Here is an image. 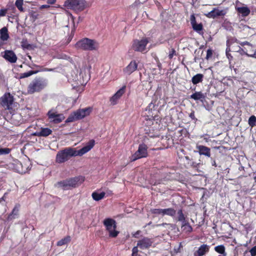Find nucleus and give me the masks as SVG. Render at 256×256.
Instances as JSON below:
<instances>
[{
  "instance_id": "51",
  "label": "nucleus",
  "mask_w": 256,
  "mask_h": 256,
  "mask_svg": "<svg viewBox=\"0 0 256 256\" xmlns=\"http://www.w3.org/2000/svg\"><path fill=\"white\" fill-rule=\"evenodd\" d=\"M138 245L136 246H134L132 249V254H136L138 253Z\"/></svg>"
},
{
  "instance_id": "60",
  "label": "nucleus",
  "mask_w": 256,
  "mask_h": 256,
  "mask_svg": "<svg viewBox=\"0 0 256 256\" xmlns=\"http://www.w3.org/2000/svg\"><path fill=\"white\" fill-rule=\"evenodd\" d=\"M181 152H182L184 154H184V150L182 149L181 150Z\"/></svg>"
},
{
  "instance_id": "28",
  "label": "nucleus",
  "mask_w": 256,
  "mask_h": 256,
  "mask_svg": "<svg viewBox=\"0 0 256 256\" xmlns=\"http://www.w3.org/2000/svg\"><path fill=\"white\" fill-rule=\"evenodd\" d=\"M204 75L202 74H198L192 78V82L194 84H196L203 80Z\"/></svg>"
},
{
  "instance_id": "17",
  "label": "nucleus",
  "mask_w": 256,
  "mask_h": 256,
  "mask_svg": "<svg viewBox=\"0 0 256 256\" xmlns=\"http://www.w3.org/2000/svg\"><path fill=\"white\" fill-rule=\"evenodd\" d=\"M3 57L6 60L10 63L16 62L18 59V58L14 52L10 50H5Z\"/></svg>"
},
{
  "instance_id": "1",
  "label": "nucleus",
  "mask_w": 256,
  "mask_h": 256,
  "mask_svg": "<svg viewBox=\"0 0 256 256\" xmlns=\"http://www.w3.org/2000/svg\"><path fill=\"white\" fill-rule=\"evenodd\" d=\"M94 140H91L86 146L78 150H76L75 148H66L58 152L56 156V162L62 164L68 161L72 156H82L89 152L94 146Z\"/></svg>"
},
{
  "instance_id": "36",
  "label": "nucleus",
  "mask_w": 256,
  "mask_h": 256,
  "mask_svg": "<svg viewBox=\"0 0 256 256\" xmlns=\"http://www.w3.org/2000/svg\"><path fill=\"white\" fill-rule=\"evenodd\" d=\"M152 214L156 215H161L164 216V209L154 208L150 210Z\"/></svg>"
},
{
  "instance_id": "53",
  "label": "nucleus",
  "mask_w": 256,
  "mask_h": 256,
  "mask_svg": "<svg viewBox=\"0 0 256 256\" xmlns=\"http://www.w3.org/2000/svg\"><path fill=\"white\" fill-rule=\"evenodd\" d=\"M50 8V6L49 5H47V4H44V5H42L40 6V9L41 10H42L44 8Z\"/></svg>"
},
{
  "instance_id": "62",
  "label": "nucleus",
  "mask_w": 256,
  "mask_h": 256,
  "mask_svg": "<svg viewBox=\"0 0 256 256\" xmlns=\"http://www.w3.org/2000/svg\"><path fill=\"white\" fill-rule=\"evenodd\" d=\"M253 58H256V54L254 55V56H253Z\"/></svg>"
},
{
  "instance_id": "31",
  "label": "nucleus",
  "mask_w": 256,
  "mask_h": 256,
  "mask_svg": "<svg viewBox=\"0 0 256 256\" xmlns=\"http://www.w3.org/2000/svg\"><path fill=\"white\" fill-rule=\"evenodd\" d=\"M176 214V210L172 208H169L164 209V216L167 215L172 217H174Z\"/></svg>"
},
{
  "instance_id": "32",
  "label": "nucleus",
  "mask_w": 256,
  "mask_h": 256,
  "mask_svg": "<svg viewBox=\"0 0 256 256\" xmlns=\"http://www.w3.org/2000/svg\"><path fill=\"white\" fill-rule=\"evenodd\" d=\"M39 72H40V70H30L26 72L21 73L19 75V78L20 79H22L25 78H28L32 76V74H37Z\"/></svg>"
},
{
  "instance_id": "59",
  "label": "nucleus",
  "mask_w": 256,
  "mask_h": 256,
  "mask_svg": "<svg viewBox=\"0 0 256 256\" xmlns=\"http://www.w3.org/2000/svg\"><path fill=\"white\" fill-rule=\"evenodd\" d=\"M222 92V91H221V92H220L218 94H216V96H220V94H221Z\"/></svg>"
},
{
  "instance_id": "55",
  "label": "nucleus",
  "mask_w": 256,
  "mask_h": 256,
  "mask_svg": "<svg viewBox=\"0 0 256 256\" xmlns=\"http://www.w3.org/2000/svg\"><path fill=\"white\" fill-rule=\"evenodd\" d=\"M6 193H5V194H4V195L3 196H2V198H0V202L2 201V200H4H4H5L6 198Z\"/></svg>"
},
{
  "instance_id": "30",
  "label": "nucleus",
  "mask_w": 256,
  "mask_h": 256,
  "mask_svg": "<svg viewBox=\"0 0 256 256\" xmlns=\"http://www.w3.org/2000/svg\"><path fill=\"white\" fill-rule=\"evenodd\" d=\"M0 38L2 40H7L8 38H9V35L8 34V30L7 28L6 27H3L0 30Z\"/></svg>"
},
{
  "instance_id": "11",
  "label": "nucleus",
  "mask_w": 256,
  "mask_h": 256,
  "mask_svg": "<svg viewBox=\"0 0 256 256\" xmlns=\"http://www.w3.org/2000/svg\"><path fill=\"white\" fill-rule=\"evenodd\" d=\"M14 100V96L10 93H6L0 99V104L5 109L12 110Z\"/></svg>"
},
{
  "instance_id": "15",
  "label": "nucleus",
  "mask_w": 256,
  "mask_h": 256,
  "mask_svg": "<svg viewBox=\"0 0 256 256\" xmlns=\"http://www.w3.org/2000/svg\"><path fill=\"white\" fill-rule=\"evenodd\" d=\"M242 46H246L244 47L242 50L246 55L249 56L253 58L256 54L255 50H253V46L250 43L248 42H244L240 44Z\"/></svg>"
},
{
  "instance_id": "49",
  "label": "nucleus",
  "mask_w": 256,
  "mask_h": 256,
  "mask_svg": "<svg viewBox=\"0 0 256 256\" xmlns=\"http://www.w3.org/2000/svg\"><path fill=\"white\" fill-rule=\"evenodd\" d=\"M190 118L193 120H197L194 114V112L192 111L190 114H189Z\"/></svg>"
},
{
  "instance_id": "40",
  "label": "nucleus",
  "mask_w": 256,
  "mask_h": 256,
  "mask_svg": "<svg viewBox=\"0 0 256 256\" xmlns=\"http://www.w3.org/2000/svg\"><path fill=\"white\" fill-rule=\"evenodd\" d=\"M154 104L152 102H150L148 104L146 108V110L148 112V115H150V116L152 114V109L154 108Z\"/></svg>"
},
{
  "instance_id": "9",
  "label": "nucleus",
  "mask_w": 256,
  "mask_h": 256,
  "mask_svg": "<svg viewBox=\"0 0 256 256\" xmlns=\"http://www.w3.org/2000/svg\"><path fill=\"white\" fill-rule=\"evenodd\" d=\"M149 42V38L144 37L141 40H133L132 48L136 52H145L146 46Z\"/></svg>"
},
{
  "instance_id": "8",
  "label": "nucleus",
  "mask_w": 256,
  "mask_h": 256,
  "mask_svg": "<svg viewBox=\"0 0 256 256\" xmlns=\"http://www.w3.org/2000/svg\"><path fill=\"white\" fill-rule=\"evenodd\" d=\"M148 147L144 144H139L138 150L130 158V162H134L137 160L146 158L148 156Z\"/></svg>"
},
{
  "instance_id": "5",
  "label": "nucleus",
  "mask_w": 256,
  "mask_h": 256,
  "mask_svg": "<svg viewBox=\"0 0 256 256\" xmlns=\"http://www.w3.org/2000/svg\"><path fill=\"white\" fill-rule=\"evenodd\" d=\"M76 46L84 50H94L98 49V44L94 40L84 38L78 41Z\"/></svg>"
},
{
  "instance_id": "52",
  "label": "nucleus",
  "mask_w": 256,
  "mask_h": 256,
  "mask_svg": "<svg viewBox=\"0 0 256 256\" xmlns=\"http://www.w3.org/2000/svg\"><path fill=\"white\" fill-rule=\"evenodd\" d=\"M22 46L24 48H26L27 49H30L31 48V45L30 44H22Z\"/></svg>"
},
{
  "instance_id": "48",
  "label": "nucleus",
  "mask_w": 256,
  "mask_h": 256,
  "mask_svg": "<svg viewBox=\"0 0 256 256\" xmlns=\"http://www.w3.org/2000/svg\"><path fill=\"white\" fill-rule=\"evenodd\" d=\"M7 12L8 10L6 8L0 10V17L5 16L7 13Z\"/></svg>"
},
{
  "instance_id": "45",
  "label": "nucleus",
  "mask_w": 256,
  "mask_h": 256,
  "mask_svg": "<svg viewBox=\"0 0 256 256\" xmlns=\"http://www.w3.org/2000/svg\"><path fill=\"white\" fill-rule=\"evenodd\" d=\"M212 56V50L210 49H208L206 52V60H208Z\"/></svg>"
},
{
  "instance_id": "4",
  "label": "nucleus",
  "mask_w": 256,
  "mask_h": 256,
  "mask_svg": "<svg viewBox=\"0 0 256 256\" xmlns=\"http://www.w3.org/2000/svg\"><path fill=\"white\" fill-rule=\"evenodd\" d=\"M92 111V108L90 107L84 108H79L71 113L66 120V123H69L80 120L84 117L89 116Z\"/></svg>"
},
{
  "instance_id": "61",
  "label": "nucleus",
  "mask_w": 256,
  "mask_h": 256,
  "mask_svg": "<svg viewBox=\"0 0 256 256\" xmlns=\"http://www.w3.org/2000/svg\"><path fill=\"white\" fill-rule=\"evenodd\" d=\"M254 182L256 183V176L254 177Z\"/></svg>"
},
{
  "instance_id": "33",
  "label": "nucleus",
  "mask_w": 256,
  "mask_h": 256,
  "mask_svg": "<svg viewBox=\"0 0 256 256\" xmlns=\"http://www.w3.org/2000/svg\"><path fill=\"white\" fill-rule=\"evenodd\" d=\"M71 240V238L70 236H68L64 238H62V240H60L57 242L56 245L58 246H62L64 244H66L70 242Z\"/></svg>"
},
{
  "instance_id": "44",
  "label": "nucleus",
  "mask_w": 256,
  "mask_h": 256,
  "mask_svg": "<svg viewBox=\"0 0 256 256\" xmlns=\"http://www.w3.org/2000/svg\"><path fill=\"white\" fill-rule=\"evenodd\" d=\"M188 226L186 225L184 227V230H186V232H190L192 231V228L190 224L188 222ZM182 228H183V227Z\"/></svg>"
},
{
  "instance_id": "58",
  "label": "nucleus",
  "mask_w": 256,
  "mask_h": 256,
  "mask_svg": "<svg viewBox=\"0 0 256 256\" xmlns=\"http://www.w3.org/2000/svg\"><path fill=\"white\" fill-rule=\"evenodd\" d=\"M168 224H166V223H162V224H158V226H164L165 225H168Z\"/></svg>"
},
{
  "instance_id": "35",
  "label": "nucleus",
  "mask_w": 256,
  "mask_h": 256,
  "mask_svg": "<svg viewBox=\"0 0 256 256\" xmlns=\"http://www.w3.org/2000/svg\"><path fill=\"white\" fill-rule=\"evenodd\" d=\"M24 0H16L15 6L20 12H24V9L22 7Z\"/></svg>"
},
{
  "instance_id": "56",
  "label": "nucleus",
  "mask_w": 256,
  "mask_h": 256,
  "mask_svg": "<svg viewBox=\"0 0 256 256\" xmlns=\"http://www.w3.org/2000/svg\"><path fill=\"white\" fill-rule=\"evenodd\" d=\"M140 230L137 231V232L135 233V234H134V237H136V235L139 234H140Z\"/></svg>"
},
{
  "instance_id": "57",
  "label": "nucleus",
  "mask_w": 256,
  "mask_h": 256,
  "mask_svg": "<svg viewBox=\"0 0 256 256\" xmlns=\"http://www.w3.org/2000/svg\"><path fill=\"white\" fill-rule=\"evenodd\" d=\"M132 256H141L140 254H139L138 253L136 254H132Z\"/></svg>"
},
{
  "instance_id": "16",
  "label": "nucleus",
  "mask_w": 256,
  "mask_h": 256,
  "mask_svg": "<svg viewBox=\"0 0 256 256\" xmlns=\"http://www.w3.org/2000/svg\"><path fill=\"white\" fill-rule=\"evenodd\" d=\"M138 66V64L136 60H132L130 63L123 69V72L125 74L130 75L137 70Z\"/></svg>"
},
{
  "instance_id": "41",
  "label": "nucleus",
  "mask_w": 256,
  "mask_h": 256,
  "mask_svg": "<svg viewBox=\"0 0 256 256\" xmlns=\"http://www.w3.org/2000/svg\"><path fill=\"white\" fill-rule=\"evenodd\" d=\"M10 152V149L9 148H0V156L8 154Z\"/></svg>"
},
{
  "instance_id": "18",
  "label": "nucleus",
  "mask_w": 256,
  "mask_h": 256,
  "mask_svg": "<svg viewBox=\"0 0 256 256\" xmlns=\"http://www.w3.org/2000/svg\"><path fill=\"white\" fill-rule=\"evenodd\" d=\"M152 242L150 238H144L138 242V246L141 249L149 248L152 244Z\"/></svg>"
},
{
  "instance_id": "43",
  "label": "nucleus",
  "mask_w": 256,
  "mask_h": 256,
  "mask_svg": "<svg viewBox=\"0 0 256 256\" xmlns=\"http://www.w3.org/2000/svg\"><path fill=\"white\" fill-rule=\"evenodd\" d=\"M220 14L218 12H216L214 10H212L210 12L208 13V17H212L214 18L216 16H220Z\"/></svg>"
},
{
  "instance_id": "25",
  "label": "nucleus",
  "mask_w": 256,
  "mask_h": 256,
  "mask_svg": "<svg viewBox=\"0 0 256 256\" xmlns=\"http://www.w3.org/2000/svg\"><path fill=\"white\" fill-rule=\"evenodd\" d=\"M197 148L200 155H204L208 157L210 156V150L208 147L204 146H198Z\"/></svg>"
},
{
  "instance_id": "39",
  "label": "nucleus",
  "mask_w": 256,
  "mask_h": 256,
  "mask_svg": "<svg viewBox=\"0 0 256 256\" xmlns=\"http://www.w3.org/2000/svg\"><path fill=\"white\" fill-rule=\"evenodd\" d=\"M214 250L219 254H224V246H218L214 248Z\"/></svg>"
},
{
  "instance_id": "38",
  "label": "nucleus",
  "mask_w": 256,
  "mask_h": 256,
  "mask_svg": "<svg viewBox=\"0 0 256 256\" xmlns=\"http://www.w3.org/2000/svg\"><path fill=\"white\" fill-rule=\"evenodd\" d=\"M32 66L34 67H35V68H40V71H44V72H52V71H54L55 68H43V66H40V65H37V64H32Z\"/></svg>"
},
{
  "instance_id": "26",
  "label": "nucleus",
  "mask_w": 256,
  "mask_h": 256,
  "mask_svg": "<svg viewBox=\"0 0 256 256\" xmlns=\"http://www.w3.org/2000/svg\"><path fill=\"white\" fill-rule=\"evenodd\" d=\"M152 115L153 114L150 115H150L144 116V119L143 123L144 126L150 127L154 124V119Z\"/></svg>"
},
{
  "instance_id": "3",
  "label": "nucleus",
  "mask_w": 256,
  "mask_h": 256,
  "mask_svg": "<svg viewBox=\"0 0 256 256\" xmlns=\"http://www.w3.org/2000/svg\"><path fill=\"white\" fill-rule=\"evenodd\" d=\"M47 85V81L46 79L40 77H36L34 78L28 86V92L29 94H33L34 92H40Z\"/></svg>"
},
{
  "instance_id": "47",
  "label": "nucleus",
  "mask_w": 256,
  "mask_h": 256,
  "mask_svg": "<svg viewBox=\"0 0 256 256\" xmlns=\"http://www.w3.org/2000/svg\"><path fill=\"white\" fill-rule=\"evenodd\" d=\"M58 58H62V59H65V60H69V59H70V56H68L66 54H59L58 56Z\"/></svg>"
},
{
  "instance_id": "37",
  "label": "nucleus",
  "mask_w": 256,
  "mask_h": 256,
  "mask_svg": "<svg viewBox=\"0 0 256 256\" xmlns=\"http://www.w3.org/2000/svg\"><path fill=\"white\" fill-rule=\"evenodd\" d=\"M248 124L252 127H254L256 126V116L253 115L250 117L248 119Z\"/></svg>"
},
{
  "instance_id": "27",
  "label": "nucleus",
  "mask_w": 256,
  "mask_h": 256,
  "mask_svg": "<svg viewBox=\"0 0 256 256\" xmlns=\"http://www.w3.org/2000/svg\"><path fill=\"white\" fill-rule=\"evenodd\" d=\"M237 12L240 14L242 16H246L250 14V10L246 6L237 7L236 8Z\"/></svg>"
},
{
  "instance_id": "21",
  "label": "nucleus",
  "mask_w": 256,
  "mask_h": 256,
  "mask_svg": "<svg viewBox=\"0 0 256 256\" xmlns=\"http://www.w3.org/2000/svg\"><path fill=\"white\" fill-rule=\"evenodd\" d=\"M20 208V204H16L12 212L8 215L7 218L8 221H10L18 218L19 214V209Z\"/></svg>"
},
{
  "instance_id": "13",
  "label": "nucleus",
  "mask_w": 256,
  "mask_h": 256,
  "mask_svg": "<svg viewBox=\"0 0 256 256\" xmlns=\"http://www.w3.org/2000/svg\"><path fill=\"white\" fill-rule=\"evenodd\" d=\"M190 24L192 29L200 34H204V27L202 23L198 24L196 22L194 14H192L190 16Z\"/></svg>"
},
{
  "instance_id": "14",
  "label": "nucleus",
  "mask_w": 256,
  "mask_h": 256,
  "mask_svg": "<svg viewBox=\"0 0 256 256\" xmlns=\"http://www.w3.org/2000/svg\"><path fill=\"white\" fill-rule=\"evenodd\" d=\"M126 86H123L119 90H118L110 98V102L112 105L117 104L118 100L125 93Z\"/></svg>"
},
{
  "instance_id": "34",
  "label": "nucleus",
  "mask_w": 256,
  "mask_h": 256,
  "mask_svg": "<svg viewBox=\"0 0 256 256\" xmlns=\"http://www.w3.org/2000/svg\"><path fill=\"white\" fill-rule=\"evenodd\" d=\"M214 68L216 72L218 74L223 70V63L222 62H218L214 64Z\"/></svg>"
},
{
  "instance_id": "19",
  "label": "nucleus",
  "mask_w": 256,
  "mask_h": 256,
  "mask_svg": "<svg viewBox=\"0 0 256 256\" xmlns=\"http://www.w3.org/2000/svg\"><path fill=\"white\" fill-rule=\"evenodd\" d=\"M177 217L176 220L181 222L182 228L184 227L186 225L188 224V220H186V216L185 215L183 212L182 208L178 210L176 212Z\"/></svg>"
},
{
  "instance_id": "7",
  "label": "nucleus",
  "mask_w": 256,
  "mask_h": 256,
  "mask_svg": "<svg viewBox=\"0 0 256 256\" xmlns=\"http://www.w3.org/2000/svg\"><path fill=\"white\" fill-rule=\"evenodd\" d=\"M103 224L106 227V231L108 232L110 238H115L120 233V232L116 230V221L111 218H105L103 221Z\"/></svg>"
},
{
  "instance_id": "54",
  "label": "nucleus",
  "mask_w": 256,
  "mask_h": 256,
  "mask_svg": "<svg viewBox=\"0 0 256 256\" xmlns=\"http://www.w3.org/2000/svg\"><path fill=\"white\" fill-rule=\"evenodd\" d=\"M56 2V0H47V2L50 4H54Z\"/></svg>"
},
{
  "instance_id": "10",
  "label": "nucleus",
  "mask_w": 256,
  "mask_h": 256,
  "mask_svg": "<svg viewBox=\"0 0 256 256\" xmlns=\"http://www.w3.org/2000/svg\"><path fill=\"white\" fill-rule=\"evenodd\" d=\"M180 158L184 167L186 168H196L200 164V163L196 161V158L192 155L181 156Z\"/></svg>"
},
{
  "instance_id": "20",
  "label": "nucleus",
  "mask_w": 256,
  "mask_h": 256,
  "mask_svg": "<svg viewBox=\"0 0 256 256\" xmlns=\"http://www.w3.org/2000/svg\"><path fill=\"white\" fill-rule=\"evenodd\" d=\"M206 97V95L202 92H196L190 95V98L196 101L200 100L204 104Z\"/></svg>"
},
{
  "instance_id": "24",
  "label": "nucleus",
  "mask_w": 256,
  "mask_h": 256,
  "mask_svg": "<svg viewBox=\"0 0 256 256\" xmlns=\"http://www.w3.org/2000/svg\"><path fill=\"white\" fill-rule=\"evenodd\" d=\"M236 44V43L233 42L232 44L230 43V40H228L226 41V56L227 58L230 60V58H232V56H230V54L228 53V51H238V50H236V49L234 48V47L235 46L234 45Z\"/></svg>"
},
{
  "instance_id": "64",
  "label": "nucleus",
  "mask_w": 256,
  "mask_h": 256,
  "mask_svg": "<svg viewBox=\"0 0 256 256\" xmlns=\"http://www.w3.org/2000/svg\"><path fill=\"white\" fill-rule=\"evenodd\" d=\"M220 110V108H217V110Z\"/></svg>"
},
{
  "instance_id": "63",
  "label": "nucleus",
  "mask_w": 256,
  "mask_h": 256,
  "mask_svg": "<svg viewBox=\"0 0 256 256\" xmlns=\"http://www.w3.org/2000/svg\"><path fill=\"white\" fill-rule=\"evenodd\" d=\"M28 58H30V60H31V59H32V57H31L30 56H28Z\"/></svg>"
},
{
  "instance_id": "46",
  "label": "nucleus",
  "mask_w": 256,
  "mask_h": 256,
  "mask_svg": "<svg viewBox=\"0 0 256 256\" xmlns=\"http://www.w3.org/2000/svg\"><path fill=\"white\" fill-rule=\"evenodd\" d=\"M250 252L251 256H256V245L250 250Z\"/></svg>"
},
{
  "instance_id": "12",
  "label": "nucleus",
  "mask_w": 256,
  "mask_h": 256,
  "mask_svg": "<svg viewBox=\"0 0 256 256\" xmlns=\"http://www.w3.org/2000/svg\"><path fill=\"white\" fill-rule=\"evenodd\" d=\"M47 116L48 119L54 124H59L64 119V116L63 114H58L57 112L53 109L48 112Z\"/></svg>"
},
{
  "instance_id": "29",
  "label": "nucleus",
  "mask_w": 256,
  "mask_h": 256,
  "mask_svg": "<svg viewBox=\"0 0 256 256\" xmlns=\"http://www.w3.org/2000/svg\"><path fill=\"white\" fill-rule=\"evenodd\" d=\"M105 194L106 193L104 192L98 193L96 192H94L92 193V196L94 200L99 201L104 198Z\"/></svg>"
},
{
  "instance_id": "2",
  "label": "nucleus",
  "mask_w": 256,
  "mask_h": 256,
  "mask_svg": "<svg viewBox=\"0 0 256 256\" xmlns=\"http://www.w3.org/2000/svg\"><path fill=\"white\" fill-rule=\"evenodd\" d=\"M84 180L82 176H76L60 182L55 184V186L61 188L64 190L70 189L72 188H76Z\"/></svg>"
},
{
  "instance_id": "22",
  "label": "nucleus",
  "mask_w": 256,
  "mask_h": 256,
  "mask_svg": "<svg viewBox=\"0 0 256 256\" xmlns=\"http://www.w3.org/2000/svg\"><path fill=\"white\" fill-rule=\"evenodd\" d=\"M210 250V246L203 244L200 246L198 249L194 252V256H202L206 252H208Z\"/></svg>"
},
{
  "instance_id": "42",
  "label": "nucleus",
  "mask_w": 256,
  "mask_h": 256,
  "mask_svg": "<svg viewBox=\"0 0 256 256\" xmlns=\"http://www.w3.org/2000/svg\"><path fill=\"white\" fill-rule=\"evenodd\" d=\"M176 55V51L174 48H172L170 52L168 54V58L171 60L172 58L174 56Z\"/></svg>"
},
{
  "instance_id": "6",
  "label": "nucleus",
  "mask_w": 256,
  "mask_h": 256,
  "mask_svg": "<svg viewBox=\"0 0 256 256\" xmlns=\"http://www.w3.org/2000/svg\"><path fill=\"white\" fill-rule=\"evenodd\" d=\"M64 6L68 9L79 12L86 8V2L85 0H66L64 2Z\"/></svg>"
},
{
  "instance_id": "23",
  "label": "nucleus",
  "mask_w": 256,
  "mask_h": 256,
  "mask_svg": "<svg viewBox=\"0 0 256 256\" xmlns=\"http://www.w3.org/2000/svg\"><path fill=\"white\" fill-rule=\"evenodd\" d=\"M52 130L48 128H42L39 132H36L32 134L33 136H38L46 137L52 134Z\"/></svg>"
},
{
  "instance_id": "50",
  "label": "nucleus",
  "mask_w": 256,
  "mask_h": 256,
  "mask_svg": "<svg viewBox=\"0 0 256 256\" xmlns=\"http://www.w3.org/2000/svg\"><path fill=\"white\" fill-rule=\"evenodd\" d=\"M4 41H6V40H2L1 39V38H0V50L1 48H4V46L5 44V42H4Z\"/></svg>"
}]
</instances>
